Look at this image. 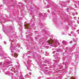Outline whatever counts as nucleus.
<instances>
[{"label":"nucleus","mask_w":79,"mask_h":79,"mask_svg":"<svg viewBox=\"0 0 79 79\" xmlns=\"http://www.w3.org/2000/svg\"><path fill=\"white\" fill-rule=\"evenodd\" d=\"M47 42L49 44H52L54 42H53V40L51 39L49 40H48L47 41Z\"/></svg>","instance_id":"nucleus-1"},{"label":"nucleus","mask_w":79,"mask_h":79,"mask_svg":"<svg viewBox=\"0 0 79 79\" xmlns=\"http://www.w3.org/2000/svg\"><path fill=\"white\" fill-rule=\"evenodd\" d=\"M25 27L26 29H27L29 27V26H30V25L29 23H26L25 24Z\"/></svg>","instance_id":"nucleus-2"},{"label":"nucleus","mask_w":79,"mask_h":79,"mask_svg":"<svg viewBox=\"0 0 79 79\" xmlns=\"http://www.w3.org/2000/svg\"><path fill=\"white\" fill-rule=\"evenodd\" d=\"M18 56V55L16 53H15L14 54V56L15 58H17V56Z\"/></svg>","instance_id":"nucleus-3"},{"label":"nucleus","mask_w":79,"mask_h":79,"mask_svg":"<svg viewBox=\"0 0 79 79\" xmlns=\"http://www.w3.org/2000/svg\"><path fill=\"white\" fill-rule=\"evenodd\" d=\"M68 10H69V8H67Z\"/></svg>","instance_id":"nucleus-4"},{"label":"nucleus","mask_w":79,"mask_h":79,"mask_svg":"<svg viewBox=\"0 0 79 79\" xmlns=\"http://www.w3.org/2000/svg\"><path fill=\"white\" fill-rule=\"evenodd\" d=\"M78 19H79V17H78Z\"/></svg>","instance_id":"nucleus-5"}]
</instances>
